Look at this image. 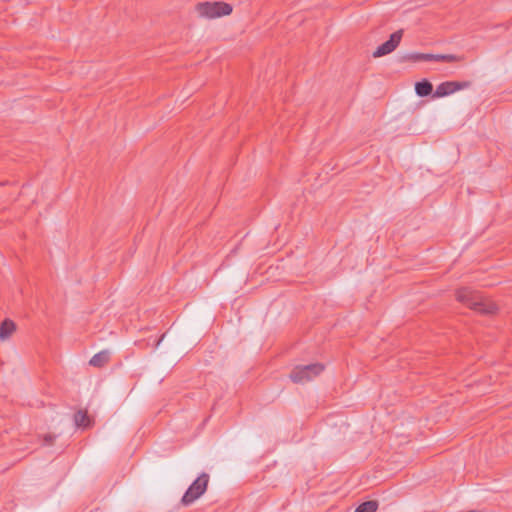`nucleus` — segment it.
<instances>
[{
    "instance_id": "obj_1",
    "label": "nucleus",
    "mask_w": 512,
    "mask_h": 512,
    "mask_svg": "<svg viewBox=\"0 0 512 512\" xmlns=\"http://www.w3.org/2000/svg\"><path fill=\"white\" fill-rule=\"evenodd\" d=\"M456 298L462 304L483 315L494 314L498 309L495 303L469 288L459 289Z\"/></svg>"
},
{
    "instance_id": "obj_2",
    "label": "nucleus",
    "mask_w": 512,
    "mask_h": 512,
    "mask_svg": "<svg viewBox=\"0 0 512 512\" xmlns=\"http://www.w3.org/2000/svg\"><path fill=\"white\" fill-rule=\"evenodd\" d=\"M232 10V6L225 2H201L196 5L199 16L208 19L230 15Z\"/></svg>"
},
{
    "instance_id": "obj_3",
    "label": "nucleus",
    "mask_w": 512,
    "mask_h": 512,
    "mask_svg": "<svg viewBox=\"0 0 512 512\" xmlns=\"http://www.w3.org/2000/svg\"><path fill=\"white\" fill-rule=\"evenodd\" d=\"M208 483L209 475L205 472L201 473L188 487L181 499V503L185 506L192 504L206 492Z\"/></svg>"
},
{
    "instance_id": "obj_4",
    "label": "nucleus",
    "mask_w": 512,
    "mask_h": 512,
    "mask_svg": "<svg viewBox=\"0 0 512 512\" xmlns=\"http://www.w3.org/2000/svg\"><path fill=\"white\" fill-rule=\"evenodd\" d=\"M323 370L324 366L319 363L296 366L292 370L290 378L295 383H305L321 374Z\"/></svg>"
},
{
    "instance_id": "obj_5",
    "label": "nucleus",
    "mask_w": 512,
    "mask_h": 512,
    "mask_svg": "<svg viewBox=\"0 0 512 512\" xmlns=\"http://www.w3.org/2000/svg\"><path fill=\"white\" fill-rule=\"evenodd\" d=\"M403 30L400 29L390 35L389 40L381 44L374 52L373 57L379 58L393 52L401 42Z\"/></svg>"
},
{
    "instance_id": "obj_6",
    "label": "nucleus",
    "mask_w": 512,
    "mask_h": 512,
    "mask_svg": "<svg viewBox=\"0 0 512 512\" xmlns=\"http://www.w3.org/2000/svg\"><path fill=\"white\" fill-rule=\"evenodd\" d=\"M471 86L470 81H446L437 86L433 97L441 98L450 95L458 90L469 88Z\"/></svg>"
},
{
    "instance_id": "obj_7",
    "label": "nucleus",
    "mask_w": 512,
    "mask_h": 512,
    "mask_svg": "<svg viewBox=\"0 0 512 512\" xmlns=\"http://www.w3.org/2000/svg\"><path fill=\"white\" fill-rule=\"evenodd\" d=\"M15 330L16 324L10 319H5L0 325V339L2 341L9 339Z\"/></svg>"
},
{
    "instance_id": "obj_8",
    "label": "nucleus",
    "mask_w": 512,
    "mask_h": 512,
    "mask_svg": "<svg viewBox=\"0 0 512 512\" xmlns=\"http://www.w3.org/2000/svg\"><path fill=\"white\" fill-rule=\"evenodd\" d=\"M74 423L77 427L86 429L91 426V418L86 410L80 409L74 414Z\"/></svg>"
},
{
    "instance_id": "obj_9",
    "label": "nucleus",
    "mask_w": 512,
    "mask_h": 512,
    "mask_svg": "<svg viewBox=\"0 0 512 512\" xmlns=\"http://www.w3.org/2000/svg\"><path fill=\"white\" fill-rule=\"evenodd\" d=\"M110 360V352L108 350H102L95 354L89 361V364L93 367H103Z\"/></svg>"
},
{
    "instance_id": "obj_10",
    "label": "nucleus",
    "mask_w": 512,
    "mask_h": 512,
    "mask_svg": "<svg viewBox=\"0 0 512 512\" xmlns=\"http://www.w3.org/2000/svg\"><path fill=\"white\" fill-rule=\"evenodd\" d=\"M415 91L418 96L425 97L432 93L433 86L431 82H429L426 79H423L422 81H419L415 84Z\"/></svg>"
},
{
    "instance_id": "obj_11",
    "label": "nucleus",
    "mask_w": 512,
    "mask_h": 512,
    "mask_svg": "<svg viewBox=\"0 0 512 512\" xmlns=\"http://www.w3.org/2000/svg\"><path fill=\"white\" fill-rule=\"evenodd\" d=\"M429 53H407L401 57L402 62L429 61Z\"/></svg>"
},
{
    "instance_id": "obj_12",
    "label": "nucleus",
    "mask_w": 512,
    "mask_h": 512,
    "mask_svg": "<svg viewBox=\"0 0 512 512\" xmlns=\"http://www.w3.org/2000/svg\"><path fill=\"white\" fill-rule=\"evenodd\" d=\"M429 61H438V62H456L460 61L461 57L453 54H429Z\"/></svg>"
},
{
    "instance_id": "obj_13",
    "label": "nucleus",
    "mask_w": 512,
    "mask_h": 512,
    "mask_svg": "<svg viewBox=\"0 0 512 512\" xmlns=\"http://www.w3.org/2000/svg\"><path fill=\"white\" fill-rule=\"evenodd\" d=\"M378 508V502L375 500H370L361 503L356 509L355 512H376Z\"/></svg>"
},
{
    "instance_id": "obj_14",
    "label": "nucleus",
    "mask_w": 512,
    "mask_h": 512,
    "mask_svg": "<svg viewBox=\"0 0 512 512\" xmlns=\"http://www.w3.org/2000/svg\"><path fill=\"white\" fill-rule=\"evenodd\" d=\"M55 438H56V436H55V435H53V434H47V435H45V436H44V442H45V444H47V445H51V444L53 443V441H54V439H55Z\"/></svg>"
},
{
    "instance_id": "obj_15",
    "label": "nucleus",
    "mask_w": 512,
    "mask_h": 512,
    "mask_svg": "<svg viewBox=\"0 0 512 512\" xmlns=\"http://www.w3.org/2000/svg\"><path fill=\"white\" fill-rule=\"evenodd\" d=\"M164 337H165V334H163V335H162V336L157 340V342H156V344H155V348H157V347L160 345V343H161V341L164 339Z\"/></svg>"
}]
</instances>
